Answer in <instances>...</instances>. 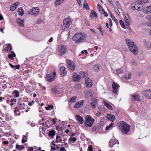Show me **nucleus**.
I'll use <instances>...</instances> for the list:
<instances>
[{
	"label": "nucleus",
	"instance_id": "f257e3e1",
	"mask_svg": "<svg viewBox=\"0 0 151 151\" xmlns=\"http://www.w3.org/2000/svg\"><path fill=\"white\" fill-rule=\"evenodd\" d=\"M118 127L123 134H126L130 131V126L124 121H122L119 122Z\"/></svg>",
	"mask_w": 151,
	"mask_h": 151
},
{
	"label": "nucleus",
	"instance_id": "f03ea898",
	"mask_svg": "<svg viewBox=\"0 0 151 151\" xmlns=\"http://www.w3.org/2000/svg\"><path fill=\"white\" fill-rule=\"evenodd\" d=\"M126 43L130 49L131 51L134 55H136L138 53V49L134 42L126 40Z\"/></svg>",
	"mask_w": 151,
	"mask_h": 151
},
{
	"label": "nucleus",
	"instance_id": "7ed1b4c3",
	"mask_svg": "<svg viewBox=\"0 0 151 151\" xmlns=\"http://www.w3.org/2000/svg\"><path fill=\"white\" fill-rule=\"evenodd\" d=\"M94 119L90 115L87 116L85 118V122L84 125L86 127H91L94 122Z\"/></svg>",
	"mask_w": 151,
	"mask_h": 151
},
{
	"label": "nucleus",
	"instance_id": "20e7f679",
	"mask_svg": "<svg viewBox=\"0 0 151 151\" xmlns=\"http://www.w3.org/2000/svg\"><path fill=\"white\" fill-rule=\"evenodd\" d=\"M83 35L81 33H76L73 37V40L77 43L82 42L84 41Z\"/></svg>",
	"mask_w": 151,
	"mask_h": 151
},
{
	"label": "nucleus",
	"instance_id": "39448f33",
	"mask_svg": "<svg viewBox=\"0 0 151 151\" xmlns=\"http://www.w3.org/2000/svg\"><path fill=\"white\" fill-rule=\"evenodd\" d=\"M70 19L69 18H66L63 20V24L61 25V29L64 30L68 28L72 24Z\"/></svg>",
	"mask_w": 151,
	"mask_h": 151
},
{
	"label": "nucleus",
	"instance_id": "423d86ee",
	"mask_svg": "<svg viewBox=\"0 0 151 151\" xmlns=\"http://www.w3.org/2000/svg\"><path fill=\"white\" fill-rule=\"evenodd\" d=\"M131 6L132 9L138 11H141L144 8L143 6L140 5L138 2L137 3H133L131 4Z\"/></svg>",
	"mask_w": 151,
	"mask_h": 151
},
{
	"label": "nucleus",
	"instance_id": "0eeeda50",
	"mask_svg": "<svg viewBox=\"0 0 151 151\" xmlns=\"http://www.w3.org/2000/svg\"><path fill=\"white\" fill-rule=\"evenodd\" d=\"M67 47L64 45H60L58 46V50L60 55H63L66 53Z\"/></svg>",
	"mask_w": 151,
	"mask_h": 151
},
{
	"label": "nucleus",
	"instance_id": "6e6552de",
	"mask_svg": "<svg viewBox=\"0 0 151 151\" xmlns=\"http://www.w3.org/2000/svg\"><path fill=\"white\" fill-rule=\"evenodd\" d=\"M145 47L147 50H149L151 48V43L148 40L144 39L143 41Z\"/></svg>",
	"mask_w": 151,
	"mask_h": 151
},
{
	"label": "nucleus",
	"instance_id": "1a4fd4ad",
	"mask_svg": "<svg viewBox=\"0 0 151 151\" xmlns=\"http://www.w3.org/2000/svg\"><path fill=\"white\" fill-rule=\"evenodd\" d=\"M109 145L111 147H112L115 144H119L118 140H115V138H112L109 142Z\"/></svg>",
	"mask_w": 151,
	"mask_h": 151
},
{
	"label": "nucleus",
	"instance_id": "9d476101",
	"mask_svg": "<svg viewBox=\"0 0 151 151\" xmlns=\"http://www.w3.org/2000/svg\"><path fill=\"white\" fill-rule=\"evenodd\" d=\"M97 104V100L95 98H92L91 101V106L93 109H95Z\"/></svg>",
	"mask_w": 151,
	"mask_h": 151
},
{
	"label": "nucleus",
	"instance_id": "9b49d317",
	"mask_svg": "<svg viewBox=\"0 0 151 151\" xmlns=\"http://www.w3.org/2000/svg\"><path fill=\"white\" fill-rule=\"evenodd\" d=\"M131 99L132 101H137L140 102L141 99H140L139 96L138 94H134L131 95Z\"/></svg>",
	"mask_w": 151,
	"mask_h": 151
},
{
	"label": "nucleus",
	"instance_id": "f8f14e48",
	"mask_svg": "<svg viewBox=\"0 0 151 151\" xmlns=\"http://www.w3.org/2000/svg\"><path fill=\"white\" fill-rule=\"evenodd\" d=\"M143 93L147 98L151 99V89L145 90L143 92Z\"/></svg>",
	"mask_w": 151,
	"mask_h": 151
},
{
	"label": "nucleus",
	"instance_id": "ddd939ff",
	"mask_svg": "<svg viewBox=\"0 0 151 151\" xmlns=\"http://www.w3.org/2000/svg\"><path fill=\"white\" fill-rule=\"evenodd\" d=\"M53 69L49 68L47 73V76H56V73L53 70Z\"/></svg>",
	"mask_w": 151,
	"mask_h": 151
},
{
	"label": "nucleus",
	"instance_id": "4468645a",
	"mask_svg": "<svg viewBox=\"0 0 151 151\" xmlns=\"http://www.w3.org/2000/svg\"><path fill=\"white\" fill-rule=\"evenodd\" d=\"M84 103L83 100H81L76 103L73 107L75 108H79L81 107L83 105Z\"/></svg>",
	"mask_w": 151,
	"mask_h": 151
},
{
	"label": "nucleus",
	"instance_id": "2eb2a0df",
	"mask_svg": "<svg viewBox=\"0 0 151 151\" xmlns=\"http://www.w3.org/2000/svg\"><path fill=\"white\" fill-rule=\"evenodd\" d=\"M59 72L61 76H65L67 73V71L65 67L62 66L60 68Z\"/></svg>",
	"mask_w": 151,
	"mask_h": 151
},
{
	"label": "nucleus",
	"instance_id": "dca6fc26",
	"mask_svg": "<svg viewBox=\"0 0 151 151\" xmlns=\"http://www.w3.org/2000/svg\"><path fill=\"white\" fill-rule=\"evenodd\" d=\"M113 92L115 94H116L117 90L119 88V86L114 82H113L112 85Z\"/></svg>",
	"mask_w": 151,
	"mask_h": 151
},
{
	"label": "nucleus",
	"instance_id": "f3484780",
	"mask_svg": "<svg viewBox=\"0 0 151 151\" xmlns=\"http://www.w3.org/2000/svg\"><path fill=\"white\" fill-rule=\"evenodd\" d=\"M17 106L20 110H22L21 111L22 112H24L23 110L25 109L26 107L24 103H20L18 104V105Z\"/></svg>",
	"mask_w": 151,
	"mask_h": 151
},
{
	"label": "nucleus",
	"instance_id": "a211bd4d",
	"mask_svg": "<svg viewBox=\"0 0 151 151\" xmlns=\"http://www.w3.org/2000/svg\"><path fill=\"white\" fill-rule=\"evenodd\" d=\"M92 81L89 78H87L86 80L85 83L86 87L91 88L92 86Z\"/></svg>",
	"mask_w": 151,
	"mask_h": 151
},
{
	"label": "nucleus",
	"instance_id": "6ab92c4d",
	"mask_svg": "<svg viewBox=\"0 0 151 151\" xmlns=\"http://www.w3.org/2000/svg\"><path fill=\"white\" fill-rule=\"evenodd\" d=\"M76 119L81 124H83L84 122L83 118L79 115H77L76 116Z\"/></svg>",
	"mask_w": 151,
	"mask_h": 151
},
{
	"label": "nucleus",
	"instance_id": "aec40b11",
	"mask_svg": "<svg viewBox=\"0 0 151 151\" xmlns=\"http://www.w3.org/2000/svg\"><path fill=\"white\" fill-rule=\"evenodd\" d=\"M55 76H46L45 79L46 81L48 82H52L54 81L55 79Z\"/></svg>",
	"mask_w": 151,
	"mask_h": 151
},
{
	"label": "nucleus",
	"instance_id": "412c9836",
	"mask_svg": "<svg viewBox=\"0 0 151 151\" xmlns=\"http://www.w3.org/2000/svg\"><path fill=\"white\" fill-rule=\"evenodd\" d=\"M32 11H33V15L35 16L38 14L40 12L39 9L37 7L33 8H32Z\"/></svg>",
	"mask_w": 151,
	"mask_h": 151
},
{
	"label": "nucleus",
	"instance_id": "4be33fe9",
	"mask_svg": "<svg viewBox=\"0 0 151 151\" xmlns=\"http://www.w3.org/2000/svg\"><path fill=\"white\" fill-rule=\"evenodd\" d=\"M101 65L100 64H96L94 65L93 69L96 72H98L101 69Z\"/></svg>",
	"mask_w": 151,
	"mask_h": 151
},
{
	"label": "nucleus",
	"instance_id": "5701e85b",
	"mask_svg": "<svg viewBox=\"0 0 151 151\" xmlns=\"http://www.w3.org/2000/svg\"><path fill=\"white\" fill-rule=\"evenodd\" d=\"M106 117L107 119H108L110 121H112V122L114 121L115 119V117L114 116L111 114H107L106 115Z\"/></svg>",
	"mask_w": 151,
	"mask_h": 151
},
{
	"label": "nucleus",
	"instance_id": "b1692460",
	"mask_svg": "<svg viewBox=\"0 0 151 151\" xmlns=\"http://www.w3.org/2000/svg\"><path fill=\"white\" fill-rule=\"evenodd\" d=\"M19 3L18 2L13 4L10 8V10L11 11H14L17 8Z\"/></svg>",
	"mask_w": 151,
	"mask_h": 151
},
{
	"label": "nucleus",
	"instance_id": "393cba45",
	"mask_svg": "<svg viewBox=\"0 0 151 151\" xmlns=\"http://www.w3.org/2000/svg\"><path fill=\"white\" fill-rule=\"evenodd\" d=\"M15 54L13 51L11 52V53L8 55V57L10 59L13 60L14 59V57L15 56Z\"/></svg>",
	"mask_w": 151,
	"mask_h": 151
},
{
	"label": "nucleus",
	"instance_id": "a878e982",
	"mask_svg": "<svg viewBox=\"0 0 151 151\" xmlns=\"http://www.w3.org/2000/svg\"><path fill=\"white\" fill-rule=\"evenodd\" d=\"M20 110L18 106H17L15 108L14 113L16 116H19L20 114V112L19 111Z\"/></svg>",
	"mask_w": 151,
	"mask_h": 151
},
{
	"label": "nucleus",
	"instance_id": "bb28decb",
	"mask_svg": "<svg viewBox=\"0 0 151 151\" xmlns=\"http://www.w3.org/2000/svg\"><path fill=\"white\" fill-rule=\"evenodd\" d=\"M12 94L15 97H18L19 95V92L17 90H15L12 92Z\"/></svg>",
	"mask_w": 151,
	"mask_h": 151
},
{
	"label": "nucleus",
	"instance_id": "cd10ccee",
	"mask_svg": "<svg viewBox=\"0 0 151 151\" xmlns=\"http://www.w3.org/2000/svg\"><path fill=\"white\" fill-rule=\"evenodd\" d=\"M65 0H56L55 2V5L56 6H58L61 4Z\"/></svg>",
	"mask_w": 151,
	"mask_h": 151
},
{
	"label": "nucleus",
	"instance_id": "c85d7f7f",
	"mask_svg": "<svg viewBox=\"0 0 151 151\" xmlns=\"http://www.w3.org/2000/svg\"><path fill=\"white\" fill-rule=\"evenodd\" d=\"M16 148L17 150L21 151L24 149V146L22 145H19L17 144L16 145Z\"/></svg>",
	"mask_w": 151,
	"mask_h": 151
},
{
	"label": "nucleus",
	"instance_id": "c756f323",
	"mask_svg": "<svg viewBox=\"0 0 151 151\" xmlns=\"http://www.w3.org/2000/svg\"><path fill=\"white\" fill-rule=\"evenodd\" d=\"M103 103L105 106L109 109L110 110H113L112 106L109 103L105 101H103Z\"/></svg>",
	"mask_w": 151,
	"mask_h": 151
},
{
	"label": "nucleus",
	"instance_id": "7c9ffc66",
	"mask_svg": "<svg viewBox=\"0 0 151 151\" xmlns=\"http://www.w3.org/2000/svg\"><path fill=\"white\" fill-rule=\"evenodd\" d=\"M130 76H123L121 77V79L123 81L127 82L130 79Z\"/></svg>",
	"mask_w": 151,
	"mask_h": 151
},
{
	"label": "nucleus",
	"instance_id": "2f4dec72",
	"mask_svg": "<svg viewBox=\"0 0 151 151\" xmlns=\"http://www.w3.org/2000/svg\"><path fill=\"white\" fill-rule=\"evenodd\" d=\"M148 1L147 0H137V2L142 6L147 3Z\"/></svg>",
	"mask_w": 151,
	"mask_h": 151
},
{
	"label": "nucleus",
	"instance_id": "473e14b6",
	"mask_svg": "<svg viewBox=\"0 0 151 151\" xmlns=\"http://www.w3.org/2000/svg\"><path fill=\"white\" fill-rule=\"evenodd\" d=\"M89 16L90 17L92 18H93L94 17L96 18H97L98 17V16L96 13V12H95L93 10L91 11V12L90 13Z\"/></svg>",
	"mask_w": 151,
	"mask_h": 151
},
{
	"label": "nucleus",
	"instance_id": "72a5a7b5",
	"mask_svg": "<svg viewBox=\"0 0 151 151\" xmlns=\"http://www.w3.org/2000/svg\"><path fill=\"white\" fill-rule=\"evenodd\" d=\"M145 12L148 14L151 12V5L146 7L145 10Z\"/></svg>",
	"mask_w": 151,
	"mask_h": 151
},
{
	"label": "nucleus",
	"instance_id": "f704fd0d",
	"mask_svg": "<svg viewBox=\"0 0 151 151\" xmlns=\"http://www.w3.org/2000/svg\"><path fill=\"white\" fill-rule=\"evenodd\" d=\"M52 91L53 93L58 94L60 93L59 91L55 87L53 88L52 89Z\"/></svg>",
	"mask_w": 151,
	"mask_h": 151
},
{
	"label": "nucleus",
	"instance_id": "c9c22d12",
	"mask_svg": "<svg viewBox=\"0 0 151 151\" xmlns=\"http://www.w3.org/2000/svg\"><path fill=\"white\" fill-rule=\"evenodd\" d=\"M109 12L111 15V16L112 20L115 22L116 24H118V22L117 19L115 18L114 16L110 11H109Z\"/></svg>",
	"mask_w": 151,
	"mask_h": 151
},
{
	"label": "nucleus",
	"instance_id": "e433bc0d",
	"mask_svg": "<svg viewBox=\"0 0 151 151\" xmlns=\"http://www.w3.org/2000/svg\"><path fill=\"white\" fill-rule=\"evenodd\" d=\"M55 132L54 130H51L48 133V135L51 137L52 138L55 135Z\"/></svg>",
	"mask_w": 151,
	"mask_h": 151
},
{
	"label": "nucleus",
	"instance_id": "4c0bfd02",
	"mask_svg": "<svg viewBox=\"0 0 151 151\" xmlns=\"http://www.w3.org/2000/svg\"><path fill=\"white\" fill-rule=\"evenodd\" d=\"M17 12L19 13V15L20 16H22L24 14V10L21 7L18 9Z\"/></svg>",
	"mask_w": 151,
	"mask_h": 151
},
{
	"label": "nucleus",
	"instance_id": "58836bf2",
	"mask_svg": "<svg viewBox=\"0 0 151 151\" xmlns=\"http://www.w3.org/2000/svg\"><path fill=\"white\" fill-rule=\"evenodd\" d=\"M68 69L69 70H70L72 71H74L75 68V65L73 64L71 65L67 66Z\"/></svg>",
	"mask_w": 151,
	"mask_h": 151
},
{
	"label": "nucleus",
	"instance_id": "ea45409f",
	"mask_svg": "<svg viewBox=\"0 0 151 151\" xmlns=\"http://www.w3.org/2000/svg\"><path fill=\"white\" fill-rule=\"evenodd\" d=\"M17 24H19V25H20L21 26V27H24V22L21 19H17Z\"/></svg>",
	"mask_w": 151,
	"mask_h": 151
},
{
	"label": "nucleus",
	"instance_id": "a19ab883",
	"mask_svg": "<svg viewBox=\"0 0 151 151\" xmlns=\"http://www.w3.org/2000/svg\"><path fill=\"white\" fill-rule=\"evenodd\" d=\"M73 79L74 81H79L81 79V76H73Z\"/></svg>",
	"mask_w": 151,
	"mask_h": 151
},
{
	"label": "nucleus",
	"instance_id": "79ce46f5",
	"mask_svg": "<svg viewBox=\"0 0 151 151\" xmlns=\"http://www.w3.org/2000/svg\"><path fill=\"white\" fill-rule=\"evenodd\" d=\"M12 47L10 44H8L7 47H6L5 49V50L6 51H10L12 50Z\"/></svg>",
	"mask_w": 151,
	"mask_h": 151
},
{
	"label": "nucleus",
	"instance_id": "37998d69",
	"mask_svg": "<svg viewBox=\"0 0 151 151\" xmlns=\"http://www.w3.org/2000/svg\"><path fill=\"white\" fill-rule=\"evenodd\" d=\"M11 66V67L13 69H19L20 65H13L11 63L9 64Z\"/></svg>",
	"mask_w": 151,
	"mask_h": 151
},
{
	"label": "nucleus",
	"instance_id": "c03bdc74",
	"mask_svg": "<svg viewBox=\"0 0 151 151\" xmlns=\"http://www.w3.org/2000/svg\"><path fill=\"white\" fill-rule=\"evenodd\" d=\"M27 140V138L26 136L24 135L23 136L22 138V143H24L26 142Z\"/></svg>",
	"mask_w": 151,
	"mask_h": 151
},
{
	"label": "nucleus",
	"instance_id": "a18cd8bd",
	"mask_svg": "<svg viewBox=\"0 0 151 151\" xmlns=\"http://www.w3.org/2000/svg\"><path fill=\"white\" fill-rule=\"evenodd\" d=\"M76 140V137H73L70 136L69 139V141H72V143H74Z\"/></svg>",
	"mask_w": 151,
	"mask_h": 151
},
{
	"label": "nucleus",
	"instance_id": "49530a36",
	"mask_svg": "<svg viewBox=\"0 0 151 151\" xmlns=\"http://www.w3.org/2000/svg\"><path fill=\"white\" fill-rule=\"evenodd\" d=\"M56 142L57 143L61 142V138L60 136L57 135L56 138Z\"/></svg>",
	"mask_w": 151,
	"mask_h": 151
},
{
	"label": "nucleus",
	"instance_id": "de8ad7c7",
	"mask_svg": "<svg viewBox=\"0 0 151 151\" xmlns=\"http://www.w3.org/2000/svg\"><path fill=\"white\" fill-rule=\"evenodd\" d=\"M6 119L11 120L13 118L12 116L9 114H7L5 116Z\"/></svg>",
	"mask_w": 151,
	"mask_h": 151
},
{
	"label": "nucleus",
	"instance_id": "09e8293b",
	"mask_svg": "<svg viewBox=\"0 0 151 151\" xmlns=\"http://www.w3.org/2000/svg\"><path fill=\"white\" fill-rule=\"evenodd\" d=\"M97 7L98 9L99 10L100 12H102L103 11H104V9L101 6L100 4H97Z\"/></svg>",
	"mask_w": 151,
	"mask_h": 151
},
{
	"label": "nucleus",
	"instance_id": "8fccbe9b",
	"mask_svg": "<svg viewBox=\"0 0 151 151\" xmlns=\"http://www.w3.org/2000/svg\"><path fill=\"white\" fill-rule=\"evenodd\" d=\"M66 62L67 64V66H68L69 65H71L73 64V62L70 60H66Z\"/></svg>",
	"mask_w": 151,
	"mask_h": 151
},
{
	"label": "nucleus",
	"instance_id": "3c124183",
	"mask_svg": "<svg viewBox=\"0 0 151 151\" xmlns=\"http://www.w3.org/2000/svg\"><path fill=\"white\" fill-rule=\"evenodd\" d=\"M116 74H121L123 72V70L121 69H116Z\"/></svg>",
	"mask_w": 151,
	"mask_h": 151
},
{
	"label": "nucleus",
	"instance_id": "603ef678",
	"mask_svg": "<svg viewBox=\"0 0 151 151\" xmlns=\"http://www.w3.org/2000/svg\"><path fill=\"white\" fill-rule=\"evenodd\" d=\"M45 108L47 110H51L53 108V106L52 105H48L47 107H45Z\"/></svg>",
	"mask_w": 151,
	"mask_h": 151
},
{
	"label": "nucleus",
	"instance_id": "864d4df0",
	"mask_svg": "<svg viewBox=\"0 0 151 151\" xmlns=\"http://www.w3.org/2000/svg\"><path fill=\"white\" fill-rule=\"evenodd\" d=\"M83 7L87 10H89V9L88 5L87 2L83 4Z\"/></svg>",
	"mask_w": 151,
	"mask_h": 151
},
{
	"label": "nucleus",
	"instance_id": "5fc2aeb1",
	"mask_svg": "<svg viewBox=\"0 0 151 151\" xmlns=\"http://www.w3.org/2000/svg\"><path fill=\"white\" fill-rule=\"evenodd\" d=\"M114 123L111 122V124H109V125L108 126H107L106 128V130H109L110 128L111 127H113V126L114 125Z\"/></svg>",
	"mask_w": 151,
	"mask_h": 151
},
{
	"label": "nucleus",
	"instance_id": "6e6d98bb",
	"mask_svg": "<svg viewBox=\"0 0 151 151\" xmlns=\"http://www.w3.org/2000/svg\"><path fill=\"white\" fill-rule=\"evenodd\" d=\"M124 18L125 22L126 23V24L130 25V23L129 22L127 18L124 15Z\"/></svg>",
	"mask_w": 151,
	"mask_h": 151
},
{
	"label": "nucleus",
	"instance_id": "4d7b16f0",
	"mask_svg": "<svg viewBox=\"0 0 151 151\" xmlns=\"http://www.w3.org/2000/svg\"><path fill=\"white\" fill-rule=\"evenodd\" d=\"M77 98V97L76 96H73L70 99V102H74L75 101V100Z\"/></svg>",
	"mask_w": 151,
	"mask_h": 151
},
{
	"label": "nucleus",
	"instance_id": "13d9d810",
	"mask_svg": "<svg viewBox=\"0 0 151 151\" xmlns=\"http://www.w3.org/2000/svg\"><path fill=\"white\" fill-rule=\"evenodd\" d=\"M119 23L121 25L122 27L124 29H125L126 28V27L125 25L124 24V23L122 20H121L119 21Z\"/></svg>",
	"mask_w": 151,
	"mask_h": 151
},
{
	"label": "nucleus",
	"instance_id": "bf43d9fd",
	"mask_svg": "<svg viewBox=\"0 0 151 151\" xmlns=\"http://www.w3.org/2000/svg\"><path fill=\"white\" fill-rule=\"evenodd\" d=\"M98 29L99 30L101 35H103L104 34L102 30V27H99V28H98Z\"/></svg>",
	"mask_w": 151,
	"mask_h": 151
},
{
	"label": "nucleus",
	"instance_id": "052dcab7",
	"mask_svg": "<svg viewBox=\"0 0 151 151\" xmlns=\"http://www.w3.org/2000/svg\"><path fill=\"white\" fill-rule=\"evenodd\" d=\"M103 124V122L102 121H100L98 124V127L100 129L102 126Z\"/></svg>",
	"mask_w": 151,
	"mask_h": 151
},
{
	"label": "nucleus",
	"instance_id": "680f3d73",
	"mask_svg": "<svg viewBox=\"0 0 151 151\" xmlns=\"http://www.w3.org/2000/svg\"><path fill=\"white\" fill-rule=\"evenodd\" d=\"M80 75L81 76H85L86 75V73L84 71H81L80 72Z\"/></svg>",
	"mask_w": 151,
	"mask_h": 151
},
{
	"label": "nucleus",
	"instance_id": "e2e57ef3",
	"mask_svg": "<svg viewBox=\"0 0 151 151\" xmlns=\"http://www.w3.org/2000/svg\"><path fill=\"white\" fill-rule=\"evenodd\" d=\"M98 109H99L102 111L104 110V108L103 106H100L98 107Z\"/></svg>",
	"mask_w": 151,
	"mask_h": 151
},
{
	"label": "nucleus",
	"instance_id": "0e129e2a",
	"mask_svg": "<svg viewBox=\"0 0 151 151\" xmlns=\"http://www.w3.org/2000/svg\"><path fill=\"white\" fill-rule=\"evenodd\" d=\"M132 63L133 65H137V62L134 60H133L132 61Z\"/></svg>",
	"mask_w": 151,
	"mask_h": 151
},
{
	"label": "nucleus",
	"instance_id": "69168bd1",
	"mask_svg": "<svg viewBox=\"0 0 151 151\" xmlns=\"http://www.w3.org/2000/svg\"><path fill=\"white\" fill-rule=\"evenodd\" d=\"M33 11H32V9H30L28 12V14H30V15H33Z\"/></svg>",
	"mask_w": 151,
	"mask_h": 151
},
{
	"label": "nucleus",
	"instance_id": "338daca9",
	"mask_svg": "<svg viewBox=\"0 0 151 151\" xmlns=\"http://www.w3.org/2000/svg\"><path fill=\"white\" fill-rule=\"evenodd\" d=\"M114 10L115 12L118 14H120V12L118 9L117 8H114Z\"/></svg>",
	"mask_w": 151,
	"mask_h": 151
},
{
	"label": "nucleus",
	"instance_id": "774afa93",
	"mask_svg": "<svg viewBox=\"0 0 151 151\" xmlns=\"http://www.w3.org/2000/svg\"><path fill=\"white\" fill-rule=\"evenodd\" d=\"M147 19L151 21V15H149L147 16L146 17Z\"/></svg>",
	"mask_w": 151,
	"mask_h": 151
}]
</instances>
